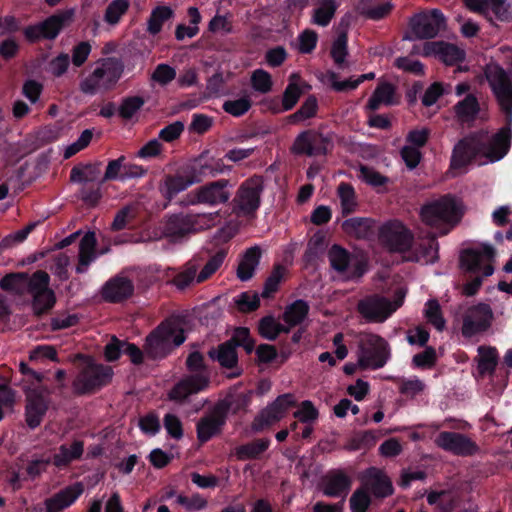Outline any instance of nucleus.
<instances>
[{
  "mask_svg": "<svg viewBox=\"0 0 512 512\" xmlns=\"http://www.w3.org/2000/svg\"><path fill=\"white\" fill-rule=\"evenodd\" d=\"M485 76L489 87L505 116V125L494 135L487 130L470 133L460 139L453 148L451 167L458 169L471 164L481 155L490 162L504 158L512 141V81L508 72L498 64L488 65Z\"/></svg>",
  "mask_w": 512,
  "mask_h": 512,
  "instance_id": "f257e3e1",
  "label": "nucleus"
},
{
  "mask_svg": "<svg viewBox=\"0 0 512 512\" xmlns=\"http://www.w3.org/2000/svg\"><path fill=\"white\" fill-rule=\"evenodd\" d=\"M462 204L451 194H445L431 200L420 209V218L441 235L448 234L462 219Z\"/></svg>",
  "mask_w": 512,
  "mask_h": 512,
  "instance_id": "f03ea898",
  "label": "nucleus"
},
{
  "mask_svg": "<svg viewBox=\"0 0 512 512\" xmlns=\"http://www.w3.org/2000/svg\"><path fill=\"white\" fill-rule=\"evenodd\" d=\"M185 365L191 375L177 382L168 393L170 400L180 403L184 402L190 395L204 391L210 383V369L201 352H190Z\"/></svg>",
  "mask_w": 512,
  "mask_h": 512,
  "instance_id": "7ed1b4c3",
  "label": "nucleus"
},
{
  "mask_svg": "<svg viewBox=\"0 0 512 512\" xmlns=\"http://www.w3.org/2000/svg\"><path fill=\"white\" fill-rule=\"evenodd\" d=\"M185 340L184 330L161 323L146 337L144 350L152 360L164 359Z\"/></svg>",
  "mask_w": 512,
  "mask_h": 512,
  "instance_id": "20e7f679",
  "label": "nucleus"
},
{
  "mask_svg": "<svg viewBox=\"0 0 512 512\" xmlns=\"http://www.w3.org/2000/svg\"><path fill=\"white\" fill-rule=\"evenodd\" d=\"M378 240L388 252L404 254L411 250L414 244V234L400 220L393 219L379 227Z\"/></svg>",
  "mask_w": 512,
  "mask_h": 512,
  "instance_id": "39448f33",
  "label": "nucleus"
},
{
  "mask_svg": "<svg viewBox=\"0 0 512 512\" xmlns=\"http://www.w3.org/2000/svg\"><path fill=\"white\" fill-rule=\"evenodd\" d=\"M334 148V137L332 133H322L316 129L302 131L295 138L291 151L295 155L308 157L326 156Z\"/></svg>",
  "mask_w": 512,
  "mask_h": 512,
  "instance_id": "423d86ee",
  "label": "nucleus"
},
{
  "mask_svg": "<svg viewBox=\"0 0 512 512\" xmlns=\"http://www.w3.org/2000/svg\"><path fill=\"white\" fill-rule=\"evenodd\" d=\"M214 217L212 214H173L165 222L163 233L171 241H180L190 234H194L204 226H209Z\"/></svg>",
  "mask_w": 512,
  "mask_h": 512,
  "instance_id": "0eeeda50",
  "label": "nucleus"
},
{
  "mask_svg": "<svg viewBox=\"0 0 512 512\" xmlns=\"http://www.w3.org/2000/svg\"><path fill=\"white\" fill-rule=\"evenodd\" d=\"M230 181L219 179L206 183L195 190L190 191L180 202L182 206L205 204L217 206L229 201L231 193L229 191Z\"/></svg>",
  "mask_w": 512,
  "mask_h": 512,
  "instance_id": "6e6552de",
  "label": "nucleus"
},
{
  "mask_svg": "<svg viewBox=\"0 0 512 512\" xmlns=\"http://www.w3.org/2000/svg\"><path fill=\"white\" fill-rule=\"evenodd\" d=\"M232 403L228 400L218 401L209 414L201 417L196 423L197 439L201 444L207 443L213 437L222 433L226 425Z\"/></svg>",
  "mask_w": 512,
  "mask_h": 512,
  "instance_id": "1a4fd4ad",
  "label": "nucleus"
},
{
  "mask_svg": "<svg viewBox=\"0 0 512 512\" xmlns=\"http://www.w3.org/2000/svg\"><path fill=\"white\" fill-rule=\"evenodd\" d=\"M330 266L338 274L346 275L348 280L361 278L367 271V263L351 254L338 244H333L328 251Z\"/></svg>",
  "mask_w": 512,
  "mask_h": 512,
  "instance_id": "9d476101",
  "label": "nucleus"
},
{
  "mask_svg": "<svg viewBox=\"0 0 512 512\" xmlns=\"http://www.w3.org/2000/svg\"><path fill=\"white\" fill-rule=\"evenodd\" d=\"M264 183L261 176H252L243 181L233 199L234 207L245 216L255 214L261 204Z\"/></svg>",
  "mask_w": 512,
  "mask_h": 512,
  "instance_id": "9b49d317",
  "label": "nucleus"
},
{
  "mask_svg": "<svg viewBox=\"0 0 512 512\" xmlns=\"http://www.w3.org/2000/svg\"><path fill=\"white\" fill-rule=\"evenodd\" d=\"M391 357L389 343L377 334H370L361 347L358 366L361 369L377 370L386 365Z\"/></svg>",
  "mask_w": 512,
  "mask_h": 512,
  "instance_id": "f8f14e48",
  "label": "nucleus"
},
{
  "mask_svg": "<svg viewBox=\"0 0 512 512\" xmlns=\"http://www.w3.org/2000/svg\"><path fill=\"white\" fill-rule=\"evenodd\" d=\"M49 280V275L44 271H37L30 277L28 292L32 296V309L37 315L45 313L55 303L54 292L49 288Z\"/></svg>",
  "mask_w": 512,
  "mask_h": 512,
  "instance_id": "ddd939ff",
  "label": "nucleus"
},
{
  "mask_svg": "<svg viewBox=\"0 0 512 512\" xmlns=\"http://www.w3.org/2000/svg\"><path fill=\"white\" fill-rule=\"evenodd\" d=\"M438 448L460 457H470L480 451L478 444L466 434L442 431L435 438Z\"/></svg>",
  "mask_w": 512,
  "mask_h": 512,
  "instance_id": "4468645a",
  "label": "nucleus"
},
{
  "mask_svg": "<svg viewBox=\"0 0 512 512\" xmlns=\"http://www.w3.org/2000/svg\"><path fill=\"white\" fill-rule=\"evenodd\" d=\"M357 312L368 323H383L395 312V308H392L388 298L372 294L358 301Z\"/></svg>",
  "mask_w": 512,
  "mask_h": 512,
  "instance_id": "2eb2a0df",
  "label": "nucleus"
},
{
  "mask_svg": "<svg viewBox=\"0 0 512 512\" xmlns=\"http://www.w3.org/2000/svg\"><path fill=\"white\" fill-rule=\"evenodd\" d=\"M493 312L485 303L469 307L463 315L461 333L465 338H471L485 332L491 325Z\"/></svg>",
  "mask_w": 512,
  "mask_h": 512,
  "instance_id": "dca6fc26",
  "label": "nucleus"
},
{
  "mask_svg": "<svg viewBox=\"0 0 512 512\" xmlns=\"http://www.w3.org/2000/svg\"><path fill=\"white\" fill-rule=\"evenodd\" d=\"M445 26V17L439 9L414 15L410 20L411 32L415 39H431Z\"/></svg>",
  "mask_w": 512,
  "mask_h": 512,
  "instance_id": "f3484780",
  "label": "nucleus"
},
{
  "mask_svg": "<svg viewBox=\"0 0 512 512\" xmlns=\"http://www.w3.org/2000/svg\"><path fill=\"white\" fill-rule=\"evenodd\" d=\"M73 15V10L54 14L37 25L27 27L24 34L30 41H34L39 38L53 39L59 34L62 28L72 22Z\"/></svg>",
  "mask_w": 512,
  "mask_h": 512,
  "instance_id": "a211bd4d",
  "label": "nucleus"
},
{
  "mask_svg": "<svg viewBox=\"0 0 512 512\" xmlns=\"http://www.w3.org/2000/svg\"><path fill=\"white\" fill-rule=\"evenodd\" d=\"M70 179L73 183L80 185V198L88 205L96 204V192L93 191L96 181V166L93 164H79L72 168Z\"/></svg>",
  "mask_w": 512,
  "mask_h": 512,
  "instance_id": "6ab92c4d",
  "label": "nucleus"
},
{
  "mask_svg": "<svg viewBox=\"0 0 512 512\" xmlns=\"http://www.w3.org/2000/svg\"><path fill=\"white\" fill-rule=\"evenodd\" d=\"M48 394V389L39 390L37 388H31L26 393V422L32 429L41 424L48 410Z\"/></svg>",
  "mask_w": 512,
  "mask_h": 512,
  "instance_id": "aec40b11",
  "label": "nucleus"
},
{
  "mask_svg": "<svg viewBox=\"0 0 512 512\" xmlns=\"http://www.w3.org/2000/svg\"><path fill=\"white\" fill-rule=\"evenodd\" d=\"M495 255V250L490 245H483L480 249H465L460 256V263L463 268L470 272H479L483 269L484 276H490L494 272L492 265L483 267L484 260H491Z\"/></svg>",
  "mask_w": 512,
  "mask_h": 512,
  "instance_id": "412c9836",
  "label": "nucleus"
},
{
  "mask_svg": "<svg viewBox=\"0 0 512 512\" xmlns=\"http://www.w3.org/2000/svg\"><path fill=\"white\" fill-rule=\"evenodd\" d=\"M208 356L223 369H237L236 372L231 374V377H239L242 374V369L238 367V353L232 341V336L225 342L209 349Z\"/></svg>",
  "mask_w": 512,
  "mask_h": 512,
  "instance_id": "4be33fe9",
  "label": "nucleus"
},
{
  "mask_svg": "<svg viewBox=\"0 0 512 512\" xmlns=\"http://www.w3.org/2000/svg\"><path fill=\"white\" fill-rule=\"evenodd\" d=\"M362 487L375 498L384 499L393 494L394 488L389 477L380 469L371 467L367 469Z\"/></svg>",
  "mask_w": 512,
  "mask_h": 512,
  "instance_id": "5701e85b",
  "label": "nucleus"
},
{
  "mask_svg": "<svg viewBox=\"0 0 512 512\" xmlns=\"http://www.w3.org/2000/svg\"><path fill=\"white\" fill-rule=\"evenodd\" d=\"M79 373L73 382V389L77 394H86L93 391L96 385V364L93 358L79 355Z\"/></svg>",
  "mask_w": 512,
  "mask_h": 512,
  "instance_id": "b1692460",
  "label": "nucleus"
},
{
  "mask_svg": "<svg viewBox=\"0 0 512 512\" xmlns=\"http://www.w3.org/2000/svg\"><path fill=\"white\" fill-rule=\"evenodd\" d=\"M424 55L438 56L446 65L452 66L465 60V51L452 43L444 41L427 42L424 45Z\"/></svg>",
  "mask_w": 512,
  "mask_h": 512,
  "instance_id": "393cba45",
  "label": "nucleus"
},
{
  "mask_svg": "<svg viewBox=\"0 0 512 512\" xmlns=\"http://www.w3.org/2000/svg\"><path fill=\"white\" fill-rule=\"evenodd\" d=\"M134 284L127 277H115L102 288V298L111 303H120L133 295Z\"/></svg>",
  "mask_w": 512,
  "mask_h": 512,
  "instance_id": "a878e982",
  "label": "nucleus"
},
{
  "mask_svg": "<svg viewBox=\"0 0 512 512\" xmlns=\"http://www.w3.org/2000/svg\"><path fill=\"white\" fill-rule=\"evenodd\" d=\"M83 493L80 483L68 486L45 501L46 512H60L72 505Z\"/></svg>",
  "mask_w": 512,
  "mask_h": 512,
  "instance_id": "bb28decb",
  "label": "nucleus"
},
{
  "mask_svg": "<svg viewBox=\"0 0 512 512\" xmlns=\"http://www.w3.org/2000/svg\"><path fill=\"white\" fill-rule=\"evenodd\" d=\"M123 70L124 64L120 58L108 57L102 59L101 65L98 67V87L100 82H102L105 89L115 85L120 79Z\"/></svg>",
  "mask_w": 512,
  "mask_h": 512,
  "instance_id": "cd10ccee",
  "label": "nucleus"
},
{
  "mask_svg": "<svg viewBox=\"0 0 512 512\" xmlns=\"http://www.w3.org/2000/svg\"><path fill=\"white\" fill-rule=\"evenodd\" d=\"M192 186L187 175L180 168L175 174H168L160 185V192L165 200L171 202L179 193Z\"/></svg>",
  "mask_w": 512,
  "mask_h": 512,
  "instance_id": "c85d7f7f",
  "label": "nucleus"
},
{
  "mask_svg": "<svg viewBox=\"0 0 512 512\" xmlns=\"http://www.w3.org/2000/svg\"><path fill=\"white\" fill-rule=\"evenodd\" d=\"M323 493L328 497L346 496L352 481L343 471L329 473L323 481Z\"/></svg>",
  "mask_w": 512,
  "mask_h": 512,
  "instance_id": "c756f323",
  "label": "nucleus"
},
{
  "mask_svg": "<svg viewBox=\"0 0 512 512\" xmlns=\"http://www.w3.org/2000/svg\"><path fill=\"white\" fill-rule=\"evenodd\" d=\"M261 256V248L257 245L246 249L237 267V277L241 281H249L254 276Z\"/></svg>",
  "mask_w": 512,
  "mask_h": 512,
  "instance_id": "7c9ffc66",
  "label": "nucleus"
},
{
  "mask_svg": "<svg viewBox=\"0 0 512 512\" xmlns=\"http://www.w3.org/2000/svg\"><path fill=\"white\" fill-rule=\"evenodd\" d=\"M375 221L367 217H352L342 223V229L357 239H370L374 235Z\"/></svg>",
  "mask_w": 512,
  "mask_h": 512,
  "instance_id": "2f4dec72",
  "label": "nucleus"
},
{
  "mask_svg": "<svg viewBox=\"0 0 512 512\" xmlns=\"http://www.w3.org/2000/svg\"><path fill=\"white\" fill-rule=\"evenodd\" d=\"M83 452V442L74 440L70 443L62 444L54 454L52 462L57 468L62 469L67 467L73 461L80 459Z\"/></svg>",
  "mask_w": 512,
  "mask_h": 512,
  "instance_id": "473e14b6",
  "label": "nucleus"
},
{
  "mask_svg": "<svg viewBox=\"0 0 512 512\" xmlns=\"http://www.w3.org/2000/svg\"><path fill=\"white\" fill-rule=\"evenodd\" d=\"M302 87L310 88L305 81L301 80L299 74H291L289 77V83L282 95V110L290 111L295 107L303 94Z\"/></svg>",
  "mask_w": 512,
  "mask_h": 512,
  "instance_id": "72a5a7b5",
  "label": "nucleus"
},
{
  "mask_svg": "<svg viewBox=\"0 0 512 512\" xmlns=\"http://www.w3.org/2000/svg\"><path fill=\"white\" fill-rule=\"evenodd\" d=\"M96 257V236L93 231L85 234L80 242L79 263L76 267L78 273L86 272Z\"/></svg>",
  "mask_w": 512,
  "mask_h": 512,
  "instance_id": "f704fd0d",
  "label": "nucleus"
},
{
  "mask_svg": "<svg viewBox=\"0 0 512 512\" xmlns=\"http://www.w3.org/2000/svg\"><path fill=\"white\" fill-rule=\"evenodd\" d=\"M454 111L461 124L473 123L480 112V105L477 97L473 94L466 95L464 99L460 100L454 106Z\"/></svg>",
  "mask_w": 512,
  "mask_h": 512,
  "instance_id": "c9c22d12",
  "label": "nucleus"
},
{
  "mask_svg": "<svg viewBox=\"0 0 512 512\" xmlns=\"http://www.w3.org/2000/svg\"><path fill=\"white\" fill-rule=\"evenodd\" d=\"M192 185L202 182L205 178L211 177V169L208 160L200 156L181 167Z\"/></svg>",
  "mask_w": 512,
  "mask_h": 512,
  "instance_id": "e433bc0d",
  "label": "nucleus"
},
{
  "mask_svg": "<svg viewBox=\"0 0 512 512\" xmlns=\"http://www.w3.org/2000/svg\"><path fill=\"white\" fill-rule=\"evenodd\" d=\"M270 443L269 438L255 439L252 442L238 446L235 450V454L241 461L257 459L269 448Z\"/></svg>",
  "mask_w": 512,
  "mask_h": 512,
  "instance_id": "4c0bfd02",
  "label": "nucleus"
},
{
  "mask_svg": "<svg viewBox=\"0 0 512 512\" xmlns=\"http://www.w3.org/2000/svg\"><path fill=\"white\" fill-rule=\"evenodd\" d=\"M309 305L305 300L298 299L288 305L283 313V321L290 327L301 324L309 313Z\"/></svg>",
  "mask_w": 512,
  "mask_h": 512,
  "instance_id": "58836bf2",
  "label": "nucleus"
},
{
  "mask_svg": "<svg viewBox=\"0 0 512 512\" xmlns=\"http://www.w3.org/2000/svg\"><path fill=\"white\" fill-rule=\"evenodd\" d=\"M200 268V262L197 259L188 261L183 269L177 272L172 283L180 290H184L190 286L193 282H196L197 272Z\"/></svg>",
  "mask_w": 512,
  "mask_h": 512,
  "instance_id": "ea45409f",
  "label": "nucleus"
},
{
  "mask_svg": "<svg viewBox=\"0 0 512 512\" xmlns=\"http://www.w3.org/2000/svg\"><path fill=\"white\" fill-rule=\"evenodd\" d=\"M174 11L169 6H157L154 8L147 21V31L151 35H157L161 32L163 24L171 19Z\"/></svg>",
  "mask_w": 512,
  "mask_h": 512,
  "instance_id": "a19ab883",
  "label": "nucleus"
},
{
  "mask_svg": "<svg viewBox=\"0 0 512 512\" xmlns=\"http://www.w3.org/2000/svg\"><path fill=\"white\" fill-rule=\"evenodd\" d=\"M338 4L336 0H321L319 7L313 10L312 21L321 27H326L333 19Z\"/></svg>",
  "mask_w": 512,
  "mask_h": 512,
  "instance_id": "79ce46f5",
  "label": "nucleus"
},
{
  "mask_svg": "<svg viewBox=\"0 0 512 512\" xmlns=\"http://www.w3.org/2000/svg\"><path fill=\"white\" fill-rule=\"evenodd\" d=\"M337 194L340 199L343 216L353 213L357 206L354 187L350 183L341 182L337 187Z\"/></svg>",
  "mask_w": 512,
  "mask_h": 512,
  "instance_id": "37998d69",
  "label": "nucleus"
},
{
  "mask_svg": "<svg viewBox=\"0 0 512 512\" xmlns=\"http://www.w3.org/2000/svg\"><path fill=\"white\" fill-rule=\"evenodd\" d=\"M478 351L481 355L478 363V371L481 375L495 373L498 364V352L494 347H483L480 346Z\"/></svg>",
  "mask_w": 512,
  "mask_h": 512,
  "instance_id": "c03bdc74",
  "label": "nucleus"
},
{
  "mask_svg": "<svg viewBox=\"0 0 512 512\" xmlns=\"http://www.w3.org/2000/svg\"><path fill=\"white\" fill-rule=\"evenodd\" d=\"M318 111V101L314 95H309L302 103L300 108L290 114L287 119L289 123L296 124L316 116Z\"/></svg>",
  "mask_w": 512,
  "mask_h": 512,
  "instance_id": "a18cd8bd",
  "label": "nucleus"
},
{
  "mask_svg": "<svg viewBox=\"0 0 512 512\" xmlns=\"http://www.w3.org/2000/svg\"><path fill=\"white\" fill-rule=\"evenodd\" d=\"M30 277L26 273H12L3 277L0 281V287L9 292L22 294L29 288Z\"/></svg>",
  "mask_w": 512,
  "mask_h": 512,
  "instance_id": "49530a36",
  "label": "nucleus"
},
{
  "mask_svg": "<svg viewBox=\"0 0 512 512\" xmlns=\"http://www.w3.org/2000/svg\"><path fill=\"white\" fill-rule=\"evenodd\" d=\"M130 3L128 0H113L105 9L103 20L110 26L119 24L123 15L128 12Z\"/></svg>",
  "mask_w": 512,
  "mask_h": 512,
  "instance_id": "de8ad7c7",
  "label": "nucleus"
},
{
  "mask_svg": "<svg viewBox=\"0 0 512 512\" xmlns=\"http://www.w3.org/2000/svg\"><path fill=\"white\" fill-rule=\"evenodd\" d=\"M285 271V267L280 264H277L273 267L270 275L264 282L263 291L261 293L262 298H271L278 291L279 285L283 280Z\"/></svg>",
  "mask_w": 512,
  "mask_h": 512,
  "instance_id": "09e8293b",
  "label": "nucleus"
},
{
  "mask_svg": "<svg viewBox=\"0 0 512 512\" xmlns=\"http://www.w3.org/2000/svg\"><path fill=\"white\" fill-rule=\"evenodd\" d=\"M234 303L241 313H251L260 306V296L256 292L245 291L234 298Z\"/></svg>",
  "mask_w": 512,
  "mask_h": 512,
  "instance_id": "8fccbe9b",
  "label": "nucleus"
},
{
  "mask_svg": "<svg viewBox=\"0 0 512 512\" xmlns=\"http://www.w3.org/2000/svg\"><path fill=\"white\" fill-rule=\"evenodd\" d=\"M252 107V101L248 95H244L235 100H226L222 109L233 117L245 115Z\"/></svg>",
  "mask_w": 512,
  "mask_h": 512,
  "instance_id": "3c124183",
  "label": "nucleus"
},
{
  "mask_svg": "<svg viewBox=\"0 0 512 512\" xmlns=\"http://www.w3.org/2000/svg\"><path fill=\"white\" fill-rule=\"evenodd\" d=\"M226 253L224 251H218L205 263L202 269L197 272L196 283H202L209 279L223 264Z\"/></svg>",
  "mask_w": 512,
  "mask_h": 512,
  "instance_id": "603ef678",
  "label": "nucleus"
},
{
  "mask_svg": "<svg viewBox=\"0 0 512 512\" xmlns=\"http://www.w3.org/2000/svg\"><path fill=\"white\" fill-rule=\"evenodd\" d=\"M427 321L437 330L442 331L445 327V319L442 315L441 307L436 299H430L425 304L424 310Z\"/></svg>",
  "mask_w": 512,
  "mask_h": 512,
  "instance_id": "864d4df0",
  "label": "nucleus"
},
{
  "mask_svg": "<svg viewBox=\"0 0 512 512\" xmlns=\"http://www.w3.org/2000/svg\"><path fill=\"white\" fill-rule=\"evenodd\" d=\"M93 136H94L93 129L84 130L75 142L62 147L63 158L69 159L72 156H74L75 154H77L80 151H82L83 149H85L92 141Z\"/></svg>",
  "mask_w": 512,
  "mask_h": 512,
  "instance_id": "5fc2aeb1",
  "label": "nucleus"
},
{
  "mask_svg": "<svg viewBox=\"0 0 512 512\" xmlns=\"http://www.w3.org/2000/svg\"><path fill=\"white\" fill-rule=\"evenodd\" d=\"M371 496L368 491L363 488H357L349 499L351 512H367L371 505Z\"/></svg>",
  "mask_w": 512,
  "mask_h": 512,
  "instance_id": "6e6d98bb",
  "label": "nucleus"
},
{
  "mask_svg": "<svg viewBox=\"0 0 512 512\" xmlns=\"http://www.w3.org/2000/svg\"><path fill=\"white\" fill-rule=\"evenodd\" d=\"M232 341L236 349L242 347L247 354H251L255 350V340L250 334L247 327H237L232 334Z\"/></svg>",
  "mask_w": 512,
  "mask_h": 512,
  "instance_id": "4d7b16f0",
  "label": "nucleus"
},
{
  "mask_svg": "<svg viewBox=\"0 0 512 512\" xmlns=\"http://www.w3.org/2000/svg\"><path fill=\"white\" fill-rule=\"evenodd\" d=\"M144 103L145 101L141 96H130L124 98L118 108L119 116L125 120L131 119L134 114L142 108Z\"/></svg>",
  "mask_w": 512,
  "mask_h": 512,
  "instance_id": "13d9d810",
  "label": "nucleus"
},
{
  "mask_svg": "<svg viewBox=\"0 0 512 512\" xmlns=\"http://www.w3.org/2000/svg\"><path fill=\"white\" fill-rule=\"evenodd\" d=\"M251 86L262 94L270 92L273 86L271 74L263 69H256L251 75Z\"/></svg>",
  "mask_w": 512,
  "mask_h": 512,
  "instance_id": "bf43d9fd",
  "label": "nucleus"
},
{
  "mask_svg": "<svg viewBox=\"0 0 512 512\" xmlns=\"http://www.w3.org/2000/svg\"><path fill=\"white\" fill-rule=\"evenodd\" d=\"M138 426L143 434L155 436L161 430V422L155 411H150L139 418Z\"/></svg>",
  "mask_w": 512,
  "mask_h": 512,
  "instance_id": "052dcab7",
  "label": "nucleus"
},
{
  "mask_svg": "<svg viewBox=\"0 0 512 512\" xmlns=\"http://www.w3.org/2000/svg\"><path fill=\"white\" fill-rule=\"evenodd\" d=\"M163 426L170 438L176 441L183 438V423L177 415L173 413H166L163 418Z\"/></svg>",
  "mask_w": 512,
  "mask_h": 512,
  "instance_id": "680f3d73",
  "label": "nucleus"
},
{
  "mask_svg": "<svg viewBox=\"0 0 512 512\" xmlns=\"http://www.w3.org/2000/svg\"><path fill=\"white\" fill-rule=\"evenodd\" d=\"M281 419L267 406L262 409L259 414L254 418L251 428L254 432H262L266 428L279 422Z\"/></svg>",
  "mask_w": 512,
  "mask_h": 512,
  "instance_id": "e2e57ef3",
  "label": "nucleus"
},
{
  "mask_svg": "<svg viewBox=\"0 0 512 512\" xmlns=\"http://www.w3.org/2000/svg\"><path fill=\"white\" fill-rule=\"evenodd\" d=\"M296 405L297 403L294 395L291 393H285L279 395L272 403L268 404L267 407L282 419L287 411Z\"/></svg>",
  "mask_w": 512,
  "mask_h": 512,
  "instance_id": "0e129e2a",
  "label": "nucleus"
},
{
  "mask_svg": "<svg viewBox=\"0 0 512 512\" xmlns=\"http://www.w3.org/2000/svg\"><path fill=\"white\" fill-rule=\"evenodd\" d=\"M298 51L301 54H310L314 51L318 42V34L311 29H305L298 36Z\"/></svg>",
  "mask_w": 512,
  "mask_h": 512,
  "instance_id": "69168bd1",
  "label": "nucleus"
},
{
  "mask_svg": "<svg viewBox=\"0 0 512 512\" xmlns=\"http://www.w3.org/2000/svg\"><path fill=\"white\" fill-rule=\"evenodd\" d=\"M293 416L302 423L311 424L318 419L319 412L310 400H304Z\"/></svg>",
  "mask_w": 512,
  "mask_h": 512,
  "instance_id": "338daca9",
  "label": "nucleus"
},
{
  "mask_svg": "<svg viewBox=\"0 0 512 512\" xmlns=\"http://www.w3.org/2000/svg\"><path fill=\"white\" fill-rule=\"evenodd\" d=\"M361 178L364 182L372 187L384 186L389 182V178L376 171L374 168L361 165L360 167Z\"/></svg>",
  "mask_w": 512,
  "mask_h": 512,
  "instance_id": "774afa93",
  "label": "nucleus"
}]
</instances>
